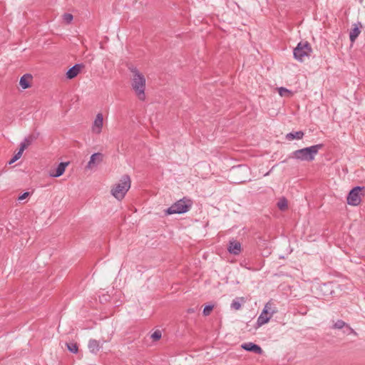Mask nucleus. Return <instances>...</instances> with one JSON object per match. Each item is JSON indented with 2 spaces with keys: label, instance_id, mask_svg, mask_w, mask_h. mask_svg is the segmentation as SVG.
Returning <instances> with one entry per match:
<instances>
[{
  "label": "nucleus",
  "instance_id": "1",
  "mask_svg": "<svg viewBox=\"0 0 365 365\" xmlns=\"http://www.w3.org/2000/svg\"><path fill=\"white\" fill-rule=\"evenodd\" d=\"M130 70L133 75L131 81L132 88L138 98L144 101L145 100V78L136 68H130Z\"/></svg>",
  "mask_w": 365,
  "mask_h": 365
},
{
  "label": "nucleus",
  "instance_id": "2",
  "mask_svg": "<svg viewBox=\"0 0 365 365\" xmlns=\"http://www.w3.org/2000/svg\"><path fill=\"white\" fill-rule=\"evenodd\" d=\"M131 180L128 175H124L120 180L113 185L110 193L118 200L124 198L125 194L130 188Z\"/></svg>",
  "mask_w": 365,
  "mask_h": 365
},
{
  "label": "nucleus",
  "instance_id": "3",
  "mask_svg": "<svg viewBox=\"0 0 365 365\" xmlns=\"http://www.w3.org/2000/svg\"><path fill=\"white\" fill-rule=\"evenodd\" d=\"M323 147L322 144H317L310 147L302 148L294 151L291 157L301 161L311 162L314 160L315 155Z\"/></svg>",
  "mask_w": 365,
  "mask_h": 365
},
{
  "label": "nucleus",
  "instance_id": "4",
  "mask_svg": "<svg viewBox=\"0 0 365 365\" xmlns=\"http://www.w3.org/2000/svg\"><path fill=\"white\" fill-rule=\"evenodd\" d=\"M192 205L190 200L183 197L165 210L166 215L182 214L190 210Z\"/></svg>",
  "mask_w": 365,
  "mask_h": 365
},
{
  "label": "nucleus",
  "instance_id": "5",
  "mask_svg": "<svg viewBox=\"0 0 365 365\" xmlns=\"http://www.w3.org/2000/svg\"><path fill=\"white\" fill-rule=\"evenodd\" d=\"M312 52V48L309 42H299L294 49V57L296 60L302 62L305 57H309Z\"/></svg>",
  "mask_w": 365,
  "mask_h": 365
},
{
  "label": "nucleus",
  "instance_id": "6",
  "mask_svg": "<svg viewBox=\"0 0 365 365\" xmlns=\"http://www.w3.org/2000/svg\"><path fill=\"white\" fill-rule=\"evenodd\" d=\"M277 312L276 308L270 302H267L257 318V325L258 327L269 322L272 316Z\"/></svg>",
  "mask_w": 365,
  "mask_h": 365
},
{
  "label": "nucleus",
  "instance_id": "7",
  "mask_svg": "<svg viewBox=\"0 0 365 365\" xmlns=\"http://www.w3.org/2000/svg\"><path fill=\"white\" fill-rule=\"evenodd\" d=\"M364 187L356 186L350 190L348 194L346 200L347 203L352 206H357L361 201V196L363 194L361 193L362 190H364Z\"/></svg>",
  "mask_w": 365,
  "mask_h": 365
},
{
  "label": "nucleus",
  "instance_id": "8",
  "mask_svg": "<svg viewBox=\"0 0 365 365\" xmlns=\"http://www.w3.org/2000/svg\"><path fill=\"white\" fill-rule=\"evenodd\" d=\"M103 126V115L101 113H98L91 125V132L93 134L99 135L102 132Z\"/></svg>",
  "mask_w": 365,
  "mask_h": 365
},
{
  "label": "nucleus",
  "instance_id": "9",
  "mask_svg": "<svg viewBox=\"0 0 365 365\" xmlns=\"http://www.w3.org/2000/svg\"><path fill=\"white\" fill-rule=\"evenodd\" d=\"M103 155L101 153H96L93 154L90 160L88 161L86 168L87 169H92L96 165H98L100 163L103 161Z\"/></svg>",
  "mask_w": 365,
  "mask_h": 365
},
{
  "label": "nucleus",
  "instance_id": "10",
  "mask_svg": "<svg viewBox=\"0 0 365 365\" xmlns=\"http://www.w3.org/2000/svg\"><path fill=\"white\" fill-rule=\"evenodd\" d=\"M83 68V64L77 63L72 66L66 73V77L68 79H73L78 76V74L81 72V69Z\"/></svg>",
  "mask_w": 365,
  "mask_h": 365
},
{
  "label": "nucleus",
  "instance_id": "11",
  "mask_svg": "<svg viewBox=\"0 0 365 365\" xmlns=\"http://www.w3.org/2000/svg\"><path fill=\"white\" fill-rule=\"evenodd\" d=\"M230 254L237 255L241 252V244L236 240H231L227 247Z\"/></svg>",
  "mask_w": 365,
  "mask_h": 365
},
{
  "label": "nucleus",
  "instance_id": "12",
  "mask_svg": "<svg viewBox=\"0 0 365 365\" xmlns=\"http://www.w3.org/2000/svg\"><path fill=\"white\" fill-rule=\"evenodd\" d=\"M242 348L246 351H252L255 354H261L262 353V348L252 342L245 343L242 344Z\"/></svg>",
  "mask_w": 365,
  "mask_h": 365
},
{
  "label": "nucleus",
  "instance_id": "13",
  "mask_svg": "<svg viewBox=\"0 0 365 365\" xmlns=\"http://www.w3.org/2000/svg\"><path fill=\"white\" fill-rule=\"evenodd\" d=\"M68 162H63L58 164L57 166L55 173H50V176L53 178H58L61 176L66 170V168L68 165Z\"/></svg>",
  "mask_w": 365,
  "mask_h": 365
},
{
  "label": "nucleus",
  "instance_id": "14",
  "mask_svg": "<svg viewBox=\"0 0 365 365\" xmlns=\"http://www.w3.org/2000/svg\"><path fill=\"white\" fill-rule=\"evenodd\" d=\"M32 79V76L31 74H24L20 78L19 84L22 88L26 89L31 86V81Z\"/></svg>",
  "mask_w": 365,
  "mask_h": 365
},
{
  "label": "nucleus",
  "instance_id": "15",
  "mask_svg": "<svg viewBox=\"0 0 365 365\" xmlns=\"http://www.w3.org/2000/svg\"><path fill=\"white\" fill-rule=\"evenodd\" d=\"M304 135V133L303 131L299 130L296 132H291L286 135L285 138L287 140H293L294 139L300 140L302 139Z\"/></svg>",
  "mask_w": 365,
  "mask_h": 365
},
{
  "label": "nucleus",
  "instance_id": "16",
  "mask_svg": "<svg viewBox=\"0 0 365 365\" xmlns=\"http://www.w3.org/2000/svg\"><path fill=\"white\" fill-rule=\"evenodd\" d=\"M88 349L91 352L96 354L101 349L99 341L96 339H91L88 342Z\"/></svg>",
  "mask_w": 365,
  "mask_h": 365
},
{
  "label": "nucleus",
  "instance_id": "17",
  "mask_svg": "<svg viewBox=\"0 0 365 365\" xmlns=\"http://www.w3.org/2000/svg\"><path fill=\"white\" fill-rule=\"evenodd\" d=\"M344 327H347L349 329L351 333L356 334V333L354 331V330L351 327H350L348 324H346L343 320H341V319L337 320L333 325V328L336 329H341Z\"/></svg>",
  "mask_w": 365,
  "mask_h": 365
},
{
  "label": "nucleus",
  "instance_id": "18",
  "mask_svg": "<svg viewBox=\"0 0 365 365\" xmlns=\"http://www.w3.org/2000/svg\"><path fill=\"white\" fill-rule=\"evenodd\" d=\"M361 33V31L359 29V27L356 26L354 28H353L351 31H350V34H349V38H350V41L353 43L355 41V40L356 39V38L359 36V35Z\"/></svg>",
  "mask_w": 365,
  "mask_h": 365
},
{
  "label": "nucleus",
  "instance_id": "19",
  "mask_svg": "<svg viewBox=\"0 0 365 365\" xmlns=\"http://www.w3.org/2000/svg\"><path fill=\"white\" fill-rule=\"evenodd\" d=\"M245 302V300H244L243 297L237 298L232 302L231 308L235 310H239V309H240V308L242 307V304H241L242 302Z\"/></svg>",
  "mask_w": 365,
  "mask_h": 365
},
{
  "label": "nucleus",
  "instance_id": "20",
  "mask_svg": "<svg viewBox=\"0 0 365 365\" xmlns=\"http://www.w3.org/2000/svg\"><path fill=\"white\" fill-rule=\"evenodd\" d=\"M24 150H25V145H24L20 147L19 152L17 153H16L14 155V157L9 161V164L11 165L12 163L16 162L17 160H19L21 157L22 153L24 151Z\"/></svg>",
  "mask_w": 365,
  "mask_h": 365
},
{
  "label": "nucleus",
  "instance_id": "21",
  "mask_svg": "<svg viewBox=\"0 0 365 365\" xmlns=\"http://www.w3.org/2000/svg\"><path fill=\"white\" fill-rule=\"evenodd\" d=\"M277 207L280 210H285L286 209H287L288 205L286 198L282 197L279 199V200L277 202Z\"/></svg>",
  "mask_w": 365,
  "mask_h": 365
},
{
  "label": "nucleus",
  "instance_id": "22",
  "mask_svg": "<svg viewBox=\"0 0 365 365\" xmlns=\"http://www.w3.org/2000/svg\"><path fill=\"white\" fill-rule=\"evenodd\" d=\"M66 346H67L68 349L71 352H72L73 354H76L78 352V345L76 343H73V342L66 343Z\"/></svg>",
  "mask_w": 365,
  "mask_h": 365
},
{
  "label": "nucleus",
  "instance_id": "23",
  "mask_svg": "<svg viewBox=\"0 0 365 365\" xmlns=\"http://www.w3.org/2000/svg\"><path fill=\"white\" fill-rule=\"evenodd\" d=\"M278 93L281 96H289L292 94L291 91L284 87L279 88Z\"/></svg>",
  "mask_w": 365,
  "mask_h": 365
},
{
  "label": "nucleus",
  "instance_id": "24",
  "mask_svg": "<svg viewBox=\"0 0 365 365\" xmlns=\"http://www.w3.org/2000/svg\"><path fill=\"white\" fill-rule=\"evenodd\" d=\"M34 140V138L32 135H30V136L24 139V140L21 143L20 147L24 145L25 149H26L29 145H30L32 143Z\"/></svg>",
  "mask_w": 365,
  "mask_h": 365
},
{
  "label": "nucleus",
  "instance_id": "25",
  "mask_svg": "<svg viewBox=\"0 0 365 365\" xmlns=\"http://www.w3.org/2000/svg\"><path fill=\"white\" fill-rule=\"evenodd\" d=\"M62 17H63V20L66 24H70L73 19V15L71 14H68V13L64 14Z\"/></svg>",
  "mask_w": 365,
  "mask_h": 365
},
{
  "label": "nucleus",
  "instance_id": "26",
  "mask_svg": "<svg viewBox=\"0 0 365 365\" xmlns=\"http://www.w3.org/2000/svg\"><path fill=\"white\" fill-rule=\"evenodd\" d=\"M161 331L160 330H156L155 331L152 335H151V338L154 340V341H158L159 340L160 338H161Z\"/></svg>",
  "mask_w": 365,
  "mask_h": 365
},
{
  "label": "nucleus",
  "instance_id": "27",
  "mask_svg": "<svg viewBox=\"0 0 365 365\" xmlns=\"http://www.w3.org/2000/svg\"><path fill=\"white\" fill-rule=\"evenodd\" d=\"M212 309H213V306L212 305H207V306H205L204 309H203V314L205 316L210 315V312H212Z\"/></svg>",
  "mask_w": 365,
  "mask_h": 365
},
{
  "label": "nucleus",
  "instance_id": "28",
  "mask_svg": "<svg viewBox=\"0 0 365 365\" xmlns=\"http://www.w3.org/2000/svg\"><path fill=\"white\" fill-rule=\"evenodd\" d=\"M29 195V192H25L21 195H20L19 197L18 200H23L26 199Z\"/></svg>",
  "mask_w": 365,
  "mask_h": 365
}]
</instances>
